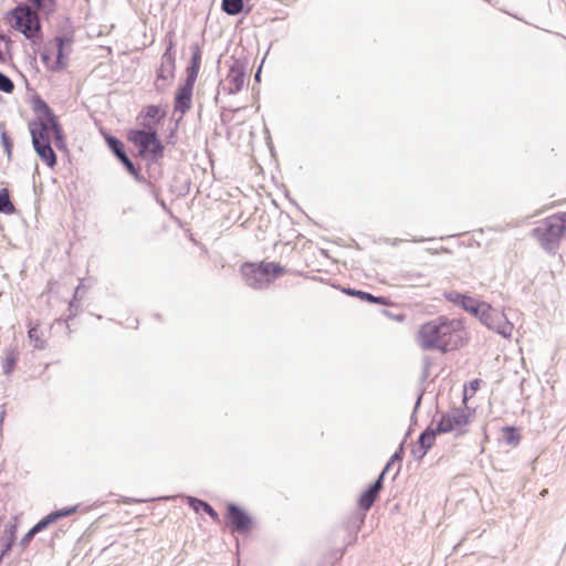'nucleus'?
<instances>
[{
    "label": "nucleus",
    "instance_id": "obj_1",
    "mask_svg": "<svg viewBox=\"0 0 566 566\" xmlns=\"http://www.w3.org/2000/svg\"><path fill=\"white\" fill-rule=\"evenodd\" d=\"M462 324L458 319L439 316L421 325L418 342L426 350L441 353L457 349L462 343Z\"/></svg>",
    "mask_w": 566,
    "mask_h": 566
},
{
    "label": "nucleus",
    "instance_id": "obj_2",
    "mask_svg": "<svg viewBox=\"0 0 566 566\" xmlns=\"http://www.w3.org/2000/svg\"><path fill=\"white\" fill-rule=\"evenodd\" d=\"M566 232V212L553 214L544 219L533 229L532 233L547 252L555 254Z\"/></svg>",
    "mask_w": 566,
    "mask_h": 566
},
{
    "label": "nucleus",
    "instance_id": "obj_3",
    "mask_svg": "<svg viewBox=\"0 0 566 566\" xmlns=\"http://www.w3.org/2000/svg\"><path fill=\"white\" fill-rule=\"evenodd\" d=\"M38 11L25 3H20L4 14V21L12 30L21 32L28 40H34L41 31Z\"/></svg>",
    "mask_w": 566,
    "mask_h": 566
},
{
    "label": "nucleus",
    "instance_id": "obj_4",
    "mask_svg": "<svg viewBox=\"0 0 566 566\" xmlns=\"http://www.w3.org/2000/svg\"><path fill=\"white\" fill-rule=\"evenodd\" d=\"M32 142L54 143L57 148H64V136L56 116L45 106L42 115L30 124Z\"/></svg>",
    "mask_w": 566,
    "mask_h": 566
},
{
    "label": "nucleus",
    "instance_id": "obj_5",
    "mask_svg": "<svg viewBox=\"0 0 566 566\" xmlns=\"http://www.w3.org/2000/svg\"><path fill=\"white\" fill-rule=\"evenodd\" d=\"M73 50V39L70 36H55L43 49L41 59L49 71L60 72L67 67Z\"/></svg>",
    "mask_w": 566,
    "mask_h": 566
},
{
    "label": "nucleus",
    "instance_id": "obj_6",
    "mask_svg": "<svg viewBox=\"0 0 566 566\" xmlns=\"http://www.w3.org/2000/svg\"><path fill=\"white\" fill-rule=\"evenodd\" d=\"M126 138L137 149L142 158L150 160L163 158L165 146L157 129H129Z\"/></svg>",
    "mask_w": 566,
    "mask_h": 566
},
{
    "label": "nucleus",
    "instance_id": "obj_7",
    "mask_svg": "<svg viewBox=\"0 0 566 566\" xmlns=\"http://www.w3.org/2000/svg\"><path fill=\"white\" fill-rule=\"evenodd\" d=\"M241 272L250 287L264 289L280 276L284 269L274 262H261L259 265L247 263L242 266Z\"/></svg>",
    "mask_w": 566,
    "mask_h": 566
},
{
    "label": "nucleus",
    "instance_id": "obj_8",
    "mask_svg": "<svg viewBox=\"0 0 566 566\" xmlns=\"http://www.w3.org/2000/svg\"><path fill=\"white\" fill-rule=\"evenodd\" d=\"M470 412L467 408H453L442 413L437 424V431L441 433L455 432L458 436L465 432L470 422Z\"/></svg>",
    "mask_w": 566,
    "mask_h": 566
},
{
    "label": "nucleus",
    "instance_id": "obj_9",
    "mask_svg": "<svg viewBox=\"0 0 566 566\" xmlns=\"http://www.w3.org/2000/svg\"><path fill=\"white\" fill-rule=\"evenodd\" d=\"M480 322L488 328L495 331L504 338H510L514 329L513 324L506 318V316L494 310L490 304L484 307V312L481 313Z\"/></svg>",
    "mask_w": 566,
    "mask_h": 566
},
{
    "label": "nucleus",
    "instance_id": "obj_10",
    "mask_svg": "<svg viewBox=\"0 0 566 566\" xmlns=\"http://www.w3.org/2000/svg\"><path fill=\"white\" fill-rule=\"evenodd\" d=\"M77 511V505L71 507H64L61 510H56L48 514L45 517L40 520L21 539V546L25 547L34 537L35 534L45 530L50 524L59 521L62 517H66L72 515Z\"/></svg>",
    "mask_w": 566,
    "mask_h": 566
},
{
    "label": "nucleus",
    "instance_id": "obj_11",
    "mask_svg": "<svg viewBox=\"0 0 566 566\" xmlns=\"http://www.w3.org/2000/svg\"><path fill=\"white\" fill-rule=\"evenodd\" d=\"M166 112L157 105L145 106L137 115V127L135 129H157L165 118Z\"/></svg>",
    "mask_w": 566,
    "mask_h": 566
},
{
    "label": "nucleus",
    "instance_id": "obj_12",
    "mask_svg": "<svg viewBox=\"0 0 566 566\" xmlns=\"http://www.w3.org/2000/svg\"><path fill=\"white\" fill-rule=\"evenodd\" d=\"M226 518L232 532L245 533L251 528V517L237 504H228Z\"/></svg>",
    "mask_w": 566,
    "mask_h": 566
},
{
    "label": "nucleus",
    "instance_id": "obj_13",
    "mask_svg": "<svg viewBox=\"0 0 566 566\" xmlns=\"http://www.w3.org/2000/svg\"><path fill=\"white\" fill-rule=\"evenodd\" d=\"M193 87L195 83L188 81L178 87L175 95V112L185 114L191 108Z\"/></svg>",
    "mask_w": 566,
    "mask_h": 566
},
{
    "label": "nucleus",
    "instance_id": "obj_14",
    "mask_svg": "<svg viewBox=\"0 0 566 566\" xmlns=\"http://www.w3.org/2000/svg\"><path fill=\"white\" fill-rule=\"evenodd\" d=\"M105 140L109 149L116 155V157L125 165L127 171L130 175H136V169L125 153V145L123 142L113 136H106Z\"/></svg>",
    "mask_w": 566,
    "mask_h": 566
},
{
    "label": "nucleus",
    "instance_id": "obj_15",
    "mask_svg": "<svg viewBox=\"0 0 566 566\" xmlns=\"http://www.w3.org/2000/svg\"><path fill=\"white\" fill-rule=\"evenodd\" d=\"M191 60L190 65L187 67V78L186 81L196 83L200 66H201V59H202V51L199 44H193L191 46Z\"/></svg>",
    "mask_w": 566,
    "mask_h": 566
},
{
    "label": "nucleus",
    "instance_id": "obj_16",
    "mask_svg": "<svg viewBox=\"0 0 566 566\" xmlns=\"http://www.w3.org/2000/svg\"><path fill=\"white\" fill-rule=\"evenodd\" d=\"M245 83V74L238 67H232L227 77L226 84L230 94H235L242 90Z\"/></svg>",
    "mask_w": 566,
    "mask_h": 566
},
{
    "label": "nucleus",
    "instance_id": "obj_17",
    "mask_svg": "<svg viewBox=\"0 0 566 566\" xmlns=\"http://www.w3.org/2000/svg\"><path fill=\"white\" fill-rule=\"evenodd\" d=\"M51 144L52 143L33 142L36 153L39 154L41 159L50 167L54 166L56 163V157Z\"/></svg>",
    "mask_w": 566,
    "mask_h": 566
},
{
    "label": "nucleus",
    "instance_id": "obj_18",
    "mask_svg": "<svg viewBox=\"0 0 566 566\" xmlns=\"http://www.w3.org/2000/svg\"><path fill=\"white\" fill-rule=\"evenodd\" d=\"M345 293H347L348 295H353V296H356L363 301H367L369 303H377V304H381V305H387L388 304V298L385 297V296H375L368 292H364V291H360V290H354V289H347L345 290Z\"/></svg>",
    "mask_w": 566,
    "mask_h": 566
},
{
    "label": "nucleus",
    "instance_id": "obj_19",
    "mask_svg": "<svg viewBox=\"0 0 566 566\" xmlns=\"http://www.w3.org/2000/svg\"><path fill=\"white\" fill-rule=\"evenodd\" d=\"M486 306H488V303L479 302V301L474 300L473 297L468 296V298L465 300V302L462 305V308L465 312L470 313L471 315H473L480 319L481 313L484 312V307H486Z\"/></svg>",
    "mask_w": 566,
    "mask_h": 566
},
{
    "label": "nucleus",
    "instance_id": "obj_20",
    "mask_svg": "<svg viewBox=\"0 0 566 566\" xmlns=\"http://www.w3.org/2000/svg\"><path fill=\"white\" fill-rule=\"evenodd\" d=\"M188 503L196 512H199V510L201 509L202 512H206L214 521L219 520L218 513L209 503L196 497H189Z\"/></svg>",
    "mask_w": 566,
    "mask_h": 566
},
{
    "label": "nucleus",
    "instance_id": "obj_21",
    "mask_svg": "<svg viewBox=\"0 0 566 566\" xmlns=\"http://www.w3.org/2000/svg\"><path fill=\"white\" fill-rule=\"evenodd\" d=\"M0 212L4 214H12L15 212V207L10 199L7 188L0 190Z\"/></svg>",
    "mask_w": 566,
    "mask_h": 566
},
{
    "label": "nucleus",
    "instance_id": "obj_22",
    "mask_svg": "<svg viewBox=\"0 0 566 566\" xmlns=\"http://www.w3.org/2000/svg\"><path fill=\"white\" fill-rule=\"evenodd\" d=\"M437 434H440V432L437 431V428L432 429L429 427L423 432H421L417 442L421 447H426V449L429 450L433 444Z\"/></svg>",
    "mask_w": 566,
    "mask_h": 566
},
{
    "label": "nucleus",
    "instance_id": "obj_23",
    "mask_svg": "<svg viewBox=\"0 0 566 566\" xmlns=\"http://www.w3.org/2000/svg\"><path fill=\"white\" fill-rule=\"evenodd\" d=\"M377 497L378 494L374 490L368 488L359 497V506L363 510L367 511L373 506Z\"/></svg>",
    "mask_w": 566,
    "mask_h": 566
},
{
    "label": "nucleus",
    "instance_id": "obj_24",
    "mask_svg": "<svg viewBox=\"0 0 566 566\" xmlns=\"http://www.w3.org/2000/svg\"><path fill=\"white\" fill-rule=\"evenodd\" d=\"M222 9L230 15H237L243 10V0H222Z\"/></svg>",
    "mask_w": 566,
    "mask_h": 566
},
{
    "label": "nucleus",
    "instance_id": "obj_25",
    "mask_svg": "<svg viewBox=\"0 0 566 566\" xmlns=\"http://www.w3.org/2000/svg\"><path fill=\"white\" fill-rule=\"evenodd\" d=\"M32 6L46 13L53 12L56 7V0H28Z\"/></svg>",
    "mask_w": 566,
    "mask_h": 566
},
{
    "label": "nucleus",
    "instance_id": "obj_26",
    "mask_svg": "<svg viewBox=\"0 0 566 566\" xmlns=\"http://www.w3.org/2000/svg\"><path fill=\"white\" fill-rule=\"evenodd\" d=\"M443 296L447 301L453 303L454 305H459L461 307H462L463 303L465 302V300L468 298V295L461 294L455 291L444 292Z\"/></svg>",
    "mask_w": 566,
    "mask_h": 566
},
{
    "label": "nucleus",
    "instance_id": "obj_27",
    "mask_svg": "<svg viewBox=\"0 0 566 566\" xmlns=\"http://www.w3.org/2000/svg\"><path fill=\"white\" fill-rule=\"evenodd\" d=\"M14 83L6 74L0 72V92L11 94L14 91Z\"/></svg>",
    "mask_w": 566,
    "mask_h": 566
},
{
    "label": "nucleus",
    "instance_id": "obj_28",
    "mask_svg": "<svg viewBox=\"0 0 566 566\" xmlns=\"http://www.w3.org/2000/svg\"><path fill=\"white\" fill-rule=\"evenodd\" d=\"M29 338L34 342V347L38 349L44 348V340L41 338L40 331L36 326H33L28 332Z\"/></svg>",
    "mask_w": 566,
    "mask_h": 566
},
{
    "label": "nucleus",
    "instance_id": "obj_29",
    "mask_svg": "<svg viewBox=\"0 0 566 566\" xmlns=\"http://www.w3.org/2000/svg\"><path fill=\"white\" fill-rule=\"evenodd\" d=\"M504 439L507 444L515 446L520 441V434L517 433L516 429L513 427H506L504 429Z\"/></svg>",
    "mask_w": 566,
    "mask_h": 566
},
{
    "label": "nucleus",
    "instance_id": "obj_30",
    "mask_svg": "<svg viewBox=\"0 0 566 566\" xmlns=\"http://www.w3.org/2000/svg\"><path fill=\"white\" fill-rule=\"evenodd\" d=\"M403 442L400 443L399 448L395 451V453L392 454V457L390 458V460L387 462V464L385 465V471H389L390 467L395 463V462H400L403 458Z\"/></svg>",
    "mask_w": 566,
    "mask_h": 566
},
{
    "label": "nucleus",
    "instance_id": "obj_31",
    "mask_svg": "<svg viewBox=\"0 0 566 566\" xmlns=\"http://www.w3.org/2000/svg\"><path fill=\"white\" fill-rule=\"evenodd\" d=\"M10 42L11 41L9 38H7L4 34H0V64H3L6 62V55H4L3 48H6V50H8Z\"/></svg>",
    "mask_w": 566,
    "mask_h": 566
},
{
    "label": "nucleus",
    "instance_id": "obj_32",
    "mask_svg": "<svg viewBox=\"0 0 566 566\" xmlns=\"http://www.w3.org/2000/svg\"><path fill=\"white\" fill-rule=\"evenodd\" d=\"M388 471H385V469L381 471L380 475L376 479V481L369 485V488L371 490H374L377 494H379V492L381 491L382 489V484H384V476L385 474L387 473Z\"/></svg>",
    "mask_w": 566,
    "mask_h": 566
},
{
    "label": "nucleus",
    "instance_id": "obj_33",
    "mask_svg": "<svg viewBox=\"0 0 566 566\" xmlns=\"http://www.w3.org/2000/svg\"><path fill=\"white\" fill-rule=\"evenodd\" d=\"M1 142L6 149V153L8 154V156H10L12 151V143L6 130L1 132Z\"/></svg>",
    "mask_w": 566,
    "mask_h": 566
},
{
    "label": "nucleus",
    "instance_id": "obj_34",
    "mask_svg": "<svg viewBox=\"0 0 566 566\" xmlns=\"http://www.w3.org/2000/svg\"><path fill=\"white\" fill-rule=\"evenodd\" d=\"M427 452H428V450L426 449V447H421L418 442H417V446L413 447L411 450L413 458L417 460H421L426 455Z\"/></svg>",
    "mask_w": 566,
    "mask_h": 566
},
{
    "label": "nucleus",
    "instance_id": "obj_35",
    "mask_svg": "<svg viewBox=\"0 0 566 566\" xmlns=\"http://www.w3.org/2000/svg\"><path fill=\"white\" fill-rule=\"evenodd\" d=\"M14 363H15V358L12 355H8L6 358V361L3 364V367H2L3 373L10 374L13 369Z\"/></svg>",
    "mask_w": 566,
    "mask_h": 566
},
{
    "label": "nucleus",
    "instance_id": "obj_36",
    "mask_svg": "<svg viewBox=\"0 0 566 566\" xmlns=\"http://www.w3.org/2000/svg\"><path fill=\"white\" fill-rule=\"evenodd\" d=\"M478 387H479V380H473L471 382V388L475 390Z\"/></svg>",
    "mask_w": 566,
    "mask_h": 566
},
{
    "label": "nucleus",
    "instance_id": "obj_37",
    "mask_svg": "<svg viewBox=\"0 0 566 566\" xmlns=\"http://www.w3.org/2000/svg\"><path fill=\"white\" fill-rule=\"evenodd\" d=\"M421 398H422V395H419L418 399H417V402H416V408L420 405Z\"/></svg>",
    "mask_w": 566,
    "mask_h": 566
},
{
    "label": "nucleus",
    "instance_id": "obj_38",
    "mask_svg": "<svg viewBox=\"0 0 566 566\" xmlns=\"http://www.w3.org/2000/svg\"><path fill=\"white\" fill-rule=\"evenodd\" d=\"M547 493H548V490H547V489H544V490L541 492V496H545Z\"/></svg>",
    "mask_w": 566,
    "mask_h": 566
},
{
    "label": "nucleus",
    "instance_id": "obj_39",
    "mask_svg": "<svg viewBox=\"0 0 566 566\" xmlns=\"http://www.w3.org/2000/svg\"><path fill=\"white\" fill-rule=\"evenodd\" d=\"M172 45H174V43H172V41H170L167 52L171 50Z\"/></svg>",
    "mask_w": 566,
    "mask_h": 566
},
{
    "label": "nucleus",
    "instance_id": "obj_40",
    "mask_svg": "<svg viewBox=\"0 0 566 566\" xmlns=\"http://www.w3.org/2000/svg\"><path fill=\"white\" fill-rule=\"evenodd\" d=\"M199 188L203 187V182H200L199 185H196Z\"/></svg>",
    "mask_w": 566,
    "mask_h": 566
}]
</instances>
